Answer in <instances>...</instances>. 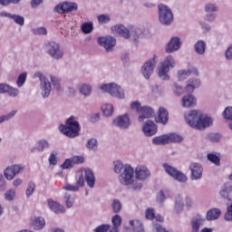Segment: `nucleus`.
Instances as JSON below:
<instances>
[{
	"label": "nucleus",
	"mask_w": 232,
	"mask_h": 232,
	"mask_svg": "<svg viewBox=\"0 0 232 232\" xmlns=\"http://www.w3.org/2000/svg\"><path fill=\"white\" fill-rule=\"evenodd\" d=\"M110 21H111V17L109 14H100L98 16V22L100 23V24H106L110 23Z\"/></svg>",
	"instance_id": "4d7b16f0"
},
{
	"label": "nucleus",
	"mask_w": 232,
	"mask_h": 232,
	"mask_svg": "<svg viewBox=\"0 0 232 232\" xmlns=\"http://www.w3.org/2000/svg\"><path fill=\"white\" fill-rule=\"evenodd\" d=\"M208 160L215 164L216 166L220 165V157H218L217 154H208Z\"/></svg>",
	"instance_id": "09e8293b"
},
{
	"label": "nucleus",
	"mask_w": 232,
	"mask_h": 232,
	"mask_svg": "<svg viewBox=\"0 0 232 232\" xmlns=\"http://www.w3.org/2000/svg\"><path fill=\"white\" fill-rule=\"evenodd\" d=\"M65 5V13L68 14L70 12H75L77 11L78 5L77 3L73 2H63Z\"/></svg>",
	"instance_id": "79ce46f5"
},
{
	"label": "nucleus",
	"mask_w": 232,
	"mask_h": 232,
	"mask_svg": "<svg viewBox=\"0 0 232 232\" xmlns=\"http://www.w3.org/2000/svg\"><path fill=\"white\" fill-rule=\"evenodd\" d=\"M145 217L148 220H153L155 218V210L153 208H148L145 211Z\"/></svg>",
	"instance_id": "e2e57ef3"
},
{
	"label": "nucleus",
	"mask_w": 232,
	"mask_h": 232,
	"mask_svg": "<svg viewBox=\"0 0 232 232\" xmlns=\"http://www.w3.org/2000/svg\"><path fill=\"white\" fill-rule=\"evenodd\" d=\"M59 130L61 133L65 135V137H69V139H75V137H79L81 125L79 124V121H75V117L71 116L66 120L65 125L61 124L59 126Z\"/></svg>",
	"instance_id": "f03ea898"
},
{
	"label": "nucleus",
	"mask_w": 232,
	"mask_h": 232,
	"mask_svg": "<svg viewBox=\"0 0 232 232\" xmlns=\"http://www.w3.org/2000/svg\"><path fill=\"white\" fill-rule=\"evenodd\" d=\"M204 222H206V219L200 215L192 218L190 220V232H200V227L204 226Z\"/></svg>",
	"instance_id": "a211bd4d"
},
{
	"label": "nucleus",
	"mask_w": 232,
	"mask_h": 232,
	"mask_svg": "<svg viewBox=\"0 0 232 232\" xmlns=\"http://www.w3.org/2000/svg\"><path fill=\"white\" fill-rule=\"evenodd\" d=\"M113 227L119 228L122 224V218L120 215H115L111 218Z\"/></svg>",
	"instance_id": "8fccbe9b"
},
{
	"label": "nucleus",
	"mask_w": 232,
	"mask_h": 232,
	"mask_svg": "<svg viewBox=\"0 0 232 232\" xmlns=\"http://www.w3.org/2000/svg\"><path fill=\"white\" fill-rule=\"evenodd\" d=\"M140 113L141 115L138 118V121L139 122H144V119H150V117H153L155 112L151 107L143 106L141 107Z\"/></svg>",
	"instance_id": "5701e85b"
},
{
	"label": "nucleus",
	"mask_w": 232,
	"mask_h": 232,
	"mask_svg": "<svg viewBox=\"0 0 232 232\" xmlns=\"http://www.w3.org/2000/svg\"><path fill=\"white\" fill-rule=\"evenodd\" d=\"M54 12L56 14H66V7L64 5V2L63 4H59L54 7Z\"/></svg>",
	"instance_id": "bf43d9fd"
},
{
	"label": "nucleus",
	"mask_w": 232,
	"mask_h": 232,
	"mask_svg": "<svg viewBox=\"0 0 232 232\" xmlns=\"http://www.w3.org/2000/svg\"><path fill=\"white\" fill-rule=\"evenodd\" d=\"M98 44L100 46H103L106 52H111L112 48L117 44V41L111 36L100 37L98 39Z\"/></svg>",
	"instance_id": "2eb2a0df"
},
{
	"label": "nucleus",
	"mask_w": 232,
	"mask_h": 232,
	"mask_svg": "<svg viewBox=\"0 0 232 232\" xmlns=\"http://www.w3.org/2000/svg\"><path fill=\"white\" fill-rule=\"evenodd\" d=\"M86 148L89 151H97L99 150V141L95 138H91L86 143Z\"/></svg>",
	"instance_id": "c9c22d12"
},
{
	"label": "nucleus",
	"mask_w": 232,
	"mask_h": 232,
	"mask_svg": "<svg viewBox=\"0 0 232 232\" xmlns=\"http://www.w3.org/2000/svg\"><path fill=\"white\" fill-rule=\"evenodd\" d=\"M163 168L168 175L174 179V180H177V182H187L188 181V177L186 174H184L182 171L173 168L168 163L163 164Z\"/></svg>",
	"instance_id": "0eeeda50"
},
{
	"label": "nucleus",
	"mask_w": 232,
	"mask_h": 232,
	"mask_svg": "<svg viewBox=\"0 0 232 232\" xmlns=\"http://www.w3.org/2000/svg\"><path fill=\"white\" fill-rule=\"evenodd\" d=\"M135 175V170L130 165H125L123 172L120 176V180L124 186H130L133 184V179Z\"/></svg>",
	"instance_id": "1a4fd4ad"
},
{
	"label": "nucleus",
	"mask_w": 232,
	"mask_h": 232,
	"mask_svg": "<svg viewBox=\"0 0 232 232\" xmlns=\"http://www.w3.org/2000/svg\"><path fill=\"white\" fill-rule=\"evenodd\" d=\"M34 77L40 80V87L42 90V97L44 99H47V97H50V94L52 93V83L41 72H37L34 73Z\"/></svg>",
	"instance_id": "423d86ee"
},
{
	"label": "nucleus",
	"mask_w": 232,
	"mask_h": 232,
	"mask_svg": "<svg viewBox=\"0 0 232 232\" xmlns=\"http://www.w3.org/2000/svg\"><path fill=\"white\" fill-rule=\"evenodd\" d=\"M47 204L50 210L53 211V213H56L57 215L64 213V211H66L63 205H60L59 202L53 201V199H48Z\"/></svg>",
	"instance_id": "b1692460"
},
{
	"label": "nucleus",
	"mask_w": 232,
	"mask_h": 232,
	"mask_svg": "<svg viewBox=\"0 0 232 232\" xmlns=\"http://www.w3.org/2000/svg\"><path fill=\"white\" fill-rule=\"evenodd\" d=\"M181 104L183 108H193L197 106V98L192 94L186 95L182 98Z\"/></svg>",
	"instance_id": "393cba45"
},
{
	"label": "nucleus",
	"mask_w": 232,
	"mask_h": 232,
	"mask_svg": "<svg viewBox=\"0 0 232 232\" xmlns=\"http://www.w3.org/2000/svg\"><path fill=\"white\" fill-rule=\"evenodd\" d=\"M45 50L48 55L55 61H61L64 57V52L61 49V45L55 42H48L45 45Z\"/></svg>",
	"instance_id": "39448f33"
},
{
	"label": "nucleus",
	"mask_w": 232,
	"mask_h": 232,
	"mask_svg": "<svg viewBox=\"0 0 232 232\" xmlns=\"http://www.w3.org/2000/svg\"><path fill=\"white\" fill-rule=\"evenodd\" d=\"M80 93L83 95V97H90V95H92V85L86 83L82 84Z\"/></svg>",
	"instance_id": "58836bf2"
},
{
	"label": "nucleus",
	"mask_w": 232,
	"mask_h": 232,
	"mask_svg": "<svg viewBox=\"0 0 232 232\" xmlns=\"http://www.w3.org/2000/svg\"><path fill=\"white\" fill-rule=\"evenodd\" d=\"M113 126L120 128V130H128L131 126V121L128 114L118 116L112 121Z\"/></svg>",
	"instance_id": "9d476101"
},
{
	"label": "nucleus",
	"mask_w": 232,
	"mask_h": 232,
	"mask_svg": "<svg viewBox=\"0 0 232 232\" xmlns=\"http://www.w3.org/2000/svg\"><path fill=\"white\" fill-rule=\"evenodd\" d=\"M222 215V211L218 208H212L207 212V220H217Z\"/></svg>",
	"instance_id": "2f4dec72"
},
{
	"label": "nucleus",
	"mask_w": 232,
	"mask_h": 232,
	"mask_svg": "<svg viewBox=\"0 0 232 232\" xmlns=\"http://www.w3.org/2000/svg\"><path fill=\"white\" fill-rule=\"evenodd\" d=\"M48 148H50V143L44 139L40 140L36 144V150L41 153H43L44 150H48Z\"/></svg>",
	"instance_id": "4c0bfd02"
},
{
	"label": "nucleus",
	"mask_w": 232,
	"mask_h": 232,
	"mask_svg": "<svg viewBox=\"0 0 232 232\" xmlns=\"http://www.w3.org/2000/svg\"><path fill=\"white\" fill-rule=\"evenodd\" d=\"M27 73L26 72H22L19 76L18 79L16 81V86L18 88H22V86L24 85V82H26V77H27Z\"/></svg>",
	"instance_id": "49530a36"
},
{
	"label": "nucleus",
	"mask_w": 232,
	"mask_h": 232,
	"mask_svg": "<svg viewBox=\"0 0 232 232\" xmlns=\"http://www.w3.org/2000/svg\"><path fill=\"white\" fill-rule=\"evenodd\" d=\"M219 195L221 198L224 200H227L228 202L232 201V182H226L224 183L219 190Z\"/></svg>",
	"instance_id": "f8f14e48"
},
{
	"label": "nucleus",
	"mask_w": 232,
	"mask_h": 232,
	"mask_svg": "<svg viewBox=\"0 0 232 232\" xmlns=\"http://www.w3.org/2000/svg\"><path fill=\"white\" fill-rule=\"evenodd\" d=\"M159 8V21L164 26H169L173 23V11L168 5L160 4Z\"/></svg>",
	"instance_id": "20e7f679"
},
{
	"label": "nucleus",
	"mask_w": 232,
	"mask_h": 232,
	"mask_svg": "<svg viewBox=\"0 0 232 232\" xmlns=\"http://www.w3.org/2000/svg\"><path fill=\"white\" fill-rule=\"evenodd\" d=\"M14 197H15V190L14 189L7 190L5 194V200H14Z\"/></svg>",
	"instance_id": "69168bd1"
},
{
	"label": "nucleus",
	"mask_w": 232,
	"mask_h": 232,
	"mask_svg": "<svg viewBox=\"0 0 232 232\" xmlns=\"http://www.w3.org/2000/svg\"><path fill=\"white\" fill-rule=\"evenodd\" d=\"M177 66V62H175V58L171 55H168L165 57L164 61L160 63L158 75L161 81H169V70L175 68Z\"/></svg>",
	"instance_id": "7ed1b4c3"
},
{
	"label": "nucleus",
	"mask_w": 232,
	"mask_h": 232,
	"mask_svg": "<svg viewBox=\"0 0 232 232\" xmlns=\"http://www.w3.org/2000/svg\"><path fill=\"white\" fill-rule=\"evenodd\" d=\"M205 11L208 13L218 12V5H217V4L208 3L205 5Z\"/></svg>",
	"instance_id": "3c124183"
},
{
	"label": "nucleus",
	"mask_w": 232,
	"mask_h": 232,
	"mask_svg": "<svg viewBox=\"0 0 232 232\" xmlns=\"http://www.w3.org/2000/svg\"><path fill=\"white\" fill-rule=\"evenodd\" d=\"M84 162V157L74 156L71 159H66L61 165L62 169H72L75 164H82Z\"/></svg>",
	"instance_id": "4468645a"
},
{
	"label": "nucleus",
	"mask_w": 232,
	"mask_h": 232,
	"mask_svg": "<svg viewBox=\"0 0 232 232\" xmlns=\"http://www.w3.org/2000/svg\"><path fill=\"white\" fill-rule=\"evenodd\" d=\"M35 191V183L34 181H30L28 183L27 188L25 190V195L28 198L32 197L34 195V192Z\"/></svg>",
	"instance_id": "a18cd8bd"
},
{
	"label": "nucleus",
	"mask_w": 232,
	"mask_h": 232,
	"mask_svg": "<svg viewBox=\"0 0 232 232\" xmlns=\"http://www.w3.org/2000/svg\"><path fill=\"white\" fill-rule=\"evenodd\" d=\"M140 35H142V30L134 26H130V37H131L133 41H139Z\"/></svg>",
	"instance_id": "f704fd0d"
},
{
	"label": "nucleus",
	"mask_w": 232,
	"mask_h": 232,
	"mask_svg": "<svg viewBox=\"0 0 232 232\" xmlns=\"http://www.w3.org/2000/svg\"><path fill=\"white\" fill-rule=\"evenodd\" d=\"M194 50L198 55H204L206 53V42L199 40L194 45Z\"/></svg>",
	"instance_id": "473e14b6"
},
{
	"label": "nucleus",
	"mask_w": 232,
	"mask_h": 232,
	"mask_svg": "<svg viewBox=\"0 0 232 232\" xmlns=\"http://www.w3.org/2000/svg\"><path fill=\"white\" fill-rule=\"evenodd\" d=\"M32 226L34 229H35L36 231H39L43 229L44 226H46V221L42 217H37L33 219Z\"/></svg>",
	"instance_id": "c85d7f7f"
},
{
	"label": "nucleus",
	"mask_w": 232,
	"mask_h": 232,
	"mask_svg": "<svg viewBox=\"0 0 232 232\" xmlns=\"http://www.w3.org/2000/svg\"><path fill=\"white\" fill-rule=\"evenodd\" d=\"M199 86L200 80L190 79L187 82L186 92H188V93H193V92H195V88H198Z\"/></svg>",
	"instance_id": "cd10ccee"
},
{
	"label": "nucleus",
	"mask_w": 232,
	"mask_h": 232,
	"mask_svg": "<svg viewBox=\"0 0 232 232\" xmlns=\"http://www.w3.org/2000/svg\"><path fill=\"white\" fill-rule=\"evenodd\" d=\"M172 90H173L174 93H176V95H182V92H184L182 87H180V85H179L177 83L173 84Z\"/></svg>",
	"instance_id": "338daca9"
},
{
	"label": "nucleus",
	"mask_w": 232,
	"mask_h": 232,
	"mask_svg": "<svg viewBox=\"0 0 232 232\" xmlns=\"http://www.w3.org/2000/svg\"><path fill=\"white\" fill-rule=\"evenodd\" d=\"M102 110L105 117H111L113 115V105L110 103L103 105Z\"/></svg>",
	"instance_id": "a19ab883"
},
{
	"label": "nucleus",
	"mask_w": 232,
	"mask_h": 232,
	"mask_svg": "<svg viewBox=\"0 0 232 232\" xmlns=\"http://www.w3.org/2000/svg\"><path fill=\"white\" fill-rule=\"evenodd\" d=\"M189 169L191 171V180H200V179H202L204 169L200 163H191L189 165Z\"/></svg>",
	"instance_id": "ddd939ff"
},
{
	"label": "nucleus",
	"mask_w": 232,
	"mask_h": 232,
	"mask_svg": "<svg viewBox=\"0 0 232 232\" xmlns=\"http://www.w3.org/2000/svg\"><path fill=\"white\" fill-rule=\"evenodd\" d=\"M145 137H153L157 133V124L152 121H147L142 127Z\"/></svg>",
	"instance_id": "6ab92c4d"
},
{
	"label": "nucleus",
	"mask_w": 232,
	"mask_h": 232,
	"mask_svg": "<svg viewBox=\"0 0 232 232\" xmlns=\"http://www.w3.org/2000/svg\"><path fill=\"white\" fill-rule=\"evenodd\" d=\"M152 144H155V146H164V144H169L168 140V134L153 138Z\"/></svg>",
	"instance_id": "72a5a7b5"
},
{
	"label": "nucleus",
	"mask_w": 232,
	"mask_h": 232,
	"mask_svg": "<svg viewBox=\"0 0 232 232\" xmlns=\"http://www.w3.org/2000/svg\"><path fill=\"white\" fill-rule=\"evenodd\" d=\"M0 17H6L7 19L14 21L15 24H18L19 26H24V17L22 15L2 11L0 13Z\"/></svg>",
	"instance_id": "f3484780"
},
{
	"label": "nucleus",
	"mask_w": 232,
	"mask_h": 232,
	"mask_svg": "<svg viewBox=\"0 0 232 232\" xmlns=\"http://www.w3.org/2000/svg\"><path fill=\"white\" fill-rule=\"evenodd\" d=\"M82 186H84V176L82 174L76 181V185L67 184L63 187V189L75 192L79 191V188H82Z\"/></svg>",
	"instance_id": "4be33fe9"
},
{
	"label": "nucleus",
	"mask_w": 232,
	"mask_h": 232,
	"mask_svg": "<svg viewBox=\"0 0 232 232\" xmlns=\"http://www.w3.org/2000/svg\"><path fill=\"white\" fill-rule=\"evenodd\" d=\"M102 92L110 93L111 97H116V99H124V90L116 83H108L101 86Z\"/></svg>",
	"instance_id": "6e6552de"
},
{
	"label": "nucleus",
	"mask_w": 232,
	"mask_h": 232,
	"mask_svg": "<svg viewBox=\"0 0 232 232\" xmlns=\"http://www.w3.org/2000/svg\"><path fill=\"white\" fill-rule=\"evenodd\" d=\"M169 121V113L168 112V110H166L164 107H160L158 111V117L156 118V122L166 125Z\"/></svg>",
	"instance_id": "412c9836"
},
{
	"label": "nucleus",
	"mask_w": 232,
	"mask_h": 232,
	"mask_svg": "<svg viewBox=\"0 0 232 232\" xmlns=\"http://www.w3.org/2000/svg\"><path fill=\"white\" fill-rule=\"evenodd\" d=\"M6 93L9 95V97H18L20 92L19 89L9 85Z\"/></svg>",
	"instance_id": "864d4df0"
},
{
	"label": "nucleus",
	"mask_w": 232,
	"mask_h": 232,
	"mask_svg": "<svg viewBox=\"0 0 232 232\" xmlns=\"http://www.w3.org/2000/svg\"><path fill=\"white\" fill-rule=\"evenodd\" d=\"M64 200H65L66 207L68 208H72L75 203V199L72 198V196L68 193L64 195Z\"/></svg>",
	"instance_id": "603ef678"
},
{
	"label": "nucleus",
	"mask_w": 232,
	"mask_h": 232,
	"mask_svg": "<svg viewBox=\"0 0 232 232\" xmlns=\"http://www.w3.org/2000/svg\"><path fill=\"white\" fill-rule=\"evenodd\" d=\"M84 174H85V180H86L87 186H89V188H94L95 175L93 174V170L90 169H85Z\"/></svg>",
	"instance_id": "bb28decb"
},
{
	"label": "nucleus",
	"mask_w": 232,
	"mask_h": 232,
	"mask_svg": "<svg viewBox=\"0 0 232 232\" xmlns=\"http://www.w3.org/2000/svg\"><path fill=\"white\" fill-rule=\"evenodd\" d=\"M178 50H180V38L172 37L166 46V52L167 53H173Z\"/></svg>",
	"instance_id": "aec40b11"
},
{
	"label": "nucleus",
	"mask_w": 232,
	"mask_h": 232,
	"mask_svg": "<svg viewBox=\"0 0 232 232\" xmlns=\"http://www.w3.org/2000/svg\"><path fill=\"white\" fill-rule=\"evenodd\" d=\"M49 164L51 166H57V152L53 151L49 157Z\"/></svg>",
	"instance_id": "052dcab7"
},
{
	"label": "nucleus",
	"mask_w": 232,
	"mask_h": 232,
	"mask_svg": "<svg viewBox=\"0 0 232 232\" xmlns=\"http://www.w3.org/2000/svg\"><path fill=\"white\" fill-rule=\"evenodd\" d=\"M195 73V75H198V71H197L196 69H194L193 71L191 70H181L179 71L178 72V79L179 81H186L187 78L189 77V75H191V73Z\"/></svg>",
	"instance_id": "c756f323"
},
{
	"label": "nucleus",
	"mask_w": 232,
	"mask_h": 232,
	"mask_svg": "<svg viewBox=\"0 0 232 232\" xmlns=\"http://www.w3.org/2000/svg\"><path fill=\"white\" fill-rule=\"evenodd\" d=\"M113 166L115 173H121V171L124 169V164L122 161H114Z\"/></svg>",
	"instance_id": "5fc2aeb1"
},
{
	"label": "nucleus",
	"mask_w": 232,
	"mask_h": 232,
	"mask_svg": "<svg viewBox=\"0 0 232 232\" xmlns=\"http://www.w3.org/2000/svg\"><path fill=\"white\" fill-rule=\"evenodd\" d=\"M130 110H134L137 113H140L142 110V105H140V102L135 101L130 103Z\"/></svg>",
	"instance_id": "6e6d98bb"
},
{
	"label": "nucleus",
	"mask_w": 232,
	"mask_h": 232,
	"mask_svg": "<svg viewBox=\"0 0 232 232\" xmlns=\"http://www.w3.org/2000/svg\"><path fill=\"white\" fill-rule=\"evenodd\" d=\"M167 135H168L169 143V142H182V140H183L182 137L179 134L172 133V134H167Z\"/></svg>",
	"instance_id": "de8ad7c7"
},
{
	"label": "nucleus",
	"mask_w": 232,
	"mask_h": 232,
	"mask_svg": "<svg viewBox=\"0 0 232 232\" xmlns=\"http://www.w3.org/2000/svg\"><path fill=\"white\" fill-rule=\"evenodd\" d=\"M174 211L179 215L184 211V198L180 196H177L175 198Z\"/></svg>",
	"instance_id": "7c9ffc66"
},
{
	"label": "nucleus",
	"mask_w": 232,
	"mask_h": 232,
	"mask_svg": "<svg viewBox=\"0 0 232 232\" xmlns=\"http://www.w3.org/2000/svg\"><path fill=\"white\" fill-rule=\"evenodd\" d=\"M155 64H157V55H154L151 60L147 61L141 67L142 75L146 79L151 77V73H153V70H155Z\"/></svg>",
	"instance_id": "9b49d317"
},
{
	"label": "nucleus",
	"mask_w": 232,
	"mask_h": 232,
	"mask_svg": "<svg viewBox=\"0 0 232 232\" xmlns=\"http://www.w3.org/2000/svg\"><path fill=\"white\" fill-rule=\"evenodd\" d=\"M81 30L82 34H92L93 32V22L83 23L81 25Z\"/></svg>",
	"instance_id": "ea45409f"
},
{
	"label": "nucleus",
	"mask_w": 232,
	"mask_h": 232,
	"mask_svg": "<svg viewBox=\"0 0 232 232\" xmlns=\"http://www.w3.org/2000/svg\"><path fill=\"white\" fill-rule=\"evenodd\" d=\"M50 79L54 90H56L58 93H61V92H63V87H61V80L53 75H51Z\"/></svg>",
	"instance_id": "e433bc0d"
},
{
	"label": "nucleus",
	"mask_w": 232,
	"mask_h": 232,
	"mask_svg": "<svg viewBox=\"0 0 232 232\" xmlns=\"http://www.w3.org/2000/svg\"><path fill=\"white\" fill-rule=\"evenodd\" d=\"M226 59L231 61L232 59V45H230L226 51Z\"/></svg>",
	"instance_id": "774afa93"
},
{
	"label": "nucleus",
	"mask_w": 232,
	"mask_h": 232,
	"mask_svg": "<svg viewBox=\"0 0 232 232\" xmlns=\"http://www.w3.org/2000/svg\"><path fill=\"white\" fill-rule=\"evenodd\" d=\"M111 208L113 213H119L120 211H122V203H121V200L119 199H113Z\"/></svg>",
	"instance_id": "c03bdc74"
},
{
	"label": "nucleus",
	"mask_w": 232,
	"mask_h": 232,
	"mask_svg": "<svg viewBox=\"0 0 232 232\" xmlns=\"http://www.w3.org/2000/svg\"><path fill=\"white\" fill-rule=\"evenodd\" d=\"M224 119H227L228 121H232V107H227L223 111Z\"/></svg>",
	"instance_id": "13d9d810"
},
{
	"label": "nucleus",
	"mask_w": 232,
	"mask_h": 232,
	"mask_svg": "<svg viewBox=\"0 0 232 232\" xmlns=\"http://www.w3.org/2000/svg\"><path fill=\"white\" fill-rule=\"evenodd\" d=\"M114 30L118 35L124 37V39H130V27L127 28L124 24H116Z\"/></svg>",
	"instance_id": "a878e982"
},
{
	"label": "nucleus",
	"mask_w": 232,
	"mask_h": 232,
	"mask_svg": "<svg viewBox=\"0 0 232 232\" xmlns=\"http://www.w3.org/2000/svg\"><path fill=\"white\" fill-rule=\"evenodd\" d=\"M135 177L138 180H146L151 177V172L144 165H138L135 169Z\"/></svg>",
	"instance_id": "dca6fc26"
},
{
	"label": "nucleus",
	"mask_w": 232,
	"mask_h": 232,
	"mask_svg": "<svg viewBox=\"0 0 232 232\" xmlns=\"http://www.w3.org/2000/svg\"><path fill=\"white\" fill-rule=\"evenodd\" d=\"M13 170L14 172V175H19V173H23L24 171V165H13Z\"/></svg>",
	"instance_id": "0e129e2a"
},
{
	"label": "nucleus",
	"mask_w": 232,
	"mask_h": 232,
	"mask_svg": "<svg viewBox=\"0 0 232 232\" xmlns=\"http://www.w3.org/2000/svg\"><path fill=\"white\" fill-rule=\"evenodd\" d=\"M94 232H107L110 231V225L102 224L98 226L96 228L93 230Z\"/></svg>",
	"instance_id": "680f3d73"
},
{
	"label": "nucleus",
	"mask_w": 232,
	"mask_h": 232,
	"mask_svg": "<svg viewBox=\"0 0 232 232\" xmlns=\"http://www.w3.org/2000/svg\"><path fill=\"white\" fill-rule=\"evenodd\" d=\"M4 175L7 180H14L15 178V172H14L13 167H7L4 172Z\"/></svg>",
	"instance_id": "37998d69"
},
{
	"label": "nucleus",
	"mask_w": 232,
	"mask_h": 232,
	"mask_svg": "<svg viewBox=\"0 0 232 232\" xmlns=\"http://www.w3.org/2000/svg\"><path fill=\"white\" fill-rule=\"evenodd\" d=\"M185 121L194 130H206L213 124V119L202 114L200 111H190L185 114Z\"/></svg>",
	"instance_id": "f257e3e1"
}]
</instances>
